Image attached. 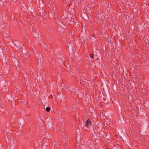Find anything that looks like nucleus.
<instances>
[{
	"label": "nucleus",
	"mask_w": 149,
	"mask_h": 149,
	"mask_svg": "<svg viewBox=\"0 0 149 149\" xmlns=\"http://www.w3.org/2000/svg\"><path fill=\"white\" fill-rule=\"evenodd\" d=\"M26 85L27 86H29V84H27L26 83H25Z\"/></svg>",
	"instance_id": "nucleus-10"
},
{
	"label": "nucleus",
	"mask_w": 149,
	"mask_h": 149,
	"mask_svg": "<svg viewBox=\"0 0 149 149\" xmlns=\"http://www.w3.org/2000/svg\"><path fill=\"white\" fill-rule=\"evenodd\" d=\"M104 114H103V116H104Z\"/></svg>",
	"instance_id": "nucleus-15"
},
{
	"label": "nucleus",
	"mask_w": 149,
	"mask_h": 149,
	"mask_svg": "<svg viewBox=\"0 0 149 149\" xmlns=\"http://www.w3.org/2000/svg\"><path fill=\"white\" fill-rule=\"evenodd\" d=\"M111 139V136L110 135H106L105 136V137H104V139L106 141H110Z\"/></svg>",
	"instance_id": "nucleus-1"
},
{
	"label": "nucleus",
	"mask_w": 149,
	"mask_h": 149,
	"mask_svg": "<svg viewBox=\"0 0 149 149\" xmlns=\"http://www.w3.org/2000/svg\"><path fill=\"white\" fill-rule=\"evenodd\" d=\"M104 132H105V134H106V131H104Z\"/></svg>",
	"instance_id": "nucleus-13"
},
{
	"label": "nucleus",
	"mask_w": 149,
	"mask_h": 149,
	"mask_svg": "<svg viewBox=\"0 0 149 149\" xmlns=\"http://www.w3.org/2000/svg\"><path fill=\"white\" fill-rule=\"evenodd\" d=\"M104 121L105 122H107L106 123V125L108 126L110 124V121L109 119H106V118H104Z\"/></svg>",
	"instance_id": "nucleus-3"
},
{
	"label": "nucleus",
	"mask_w": 149,
	"mask_h": 149,
	"mask_svg": "<svg viewBox=\"0 0 149 149\" xmlns=\"http://www.w3.org/2000/svg\"><path fill=\"white\" fill-rule=\"evenodd\" d=\"M65 84H61L59 86L60 89L61 90L62 89L65 87Z\"/></svg>",
	"instance_id": "nucleus-4"
},
{
	"label": "nucleus",
	"mask_w": 149,
	"mask_h": 149,
	"mask_svg": "<svg viewBox=\"0 0 149 149\" xmlns=\"http://www.w3.org/2000/svg\"><path fill=\"white\" fill-rule=\"evenodd\" d=\"M106 123H107V122H105L104 121V120H103V125L104 124V126L105 127H106Z\"/></svg>",
	"instance_id": "nucleus-8"
},
{
	"label": "nucleus",
	"mask_w": 149,
	"mask_h": 149,
	"mask_svg": "<svg viewBox=\"0 0 149 149\" xmlns=\"http://www.w3.org/2000/svg\"><path fill=\"white\" fill-rule=\"evenodd\" d=\"M103 91H104V88H103Z\"/></svg>",
	"instance_id": "nucleus-14"
},
{
	"label": "nucleus",
	"mask_w": 149,
	"mask_h": 149,
	"mask_svg": "<svg viewBox=\"0 0 149 149\" xmlns=\"http://www.w3.org/2000/svg\"><path fill=\"white\" fill-rule=\"evenodd\" d=\"M91 125V122L89 120V119H88L86 121V125L89 127H90Z\"/></svg>",
	"instance_id": "nucleus-2"
},
{
	"label": "nucleus",
	"mask_w": 149,
	"mask_h": 149,
	"mask_svg": "<svg viewBox=\"0 0 149 149\" xmlns=\"http://www.w3.org/2000/svg\"><path fill=\"white\" fill-rule=\"evenodd\" d=\"M90 56L91 59H93L94 57L93 54H90Z\"/></svg>",
	"instance_id": "nucleus-7"
},
{
	"label": "nucleus",
	"mask_w": 149,
	"mask_h": 149,
	"mask_svg": "<svg viewBox=\"0 0 149 149\" xmlns=\"http://www.w3.org/2000/svg\"><path fill=\"white\" fill-rule=\"evenodd\" d=\"M73 87H74V86H72V88H73Z\"/></svg>",
	"instance_id": "nucleus-12"
},
{
	"label": "nucleus",
	"mask_w": 149,
	"mask_h": 149,
	"mask_svg": "<svg viewBox=\"0 0 149 149\" xmlns=\"http://www.w3.org/2000/svg\"><path fill=\"white\" fill-rule=\"evenodd\" d=\"M22 9L23 10V9L24 8V6L22 5Z\"/></svg>",
	"instance_id": "nucleus-9"
},
{
	"label": "nucleus",
	"mask_w": 149,
	"mask_h": 149,
	"mask_svg": "<svg viewBox=\"0 0 149 149\" xmlns=\"http://www.w3.org/2000/svg\"><path fill=\"white\" fill-rule=\"evenodd\" d=\"M3 36L4 37H6V38H8L9 37V35H8V33H5V34H4Z\"/></svg>",
	"instance_id": "nucleus-6"
},
{
	"label": "nucleus",
	"mask_w": 149,
	"mask_h": 149,
	"mask_svg": "<svg viewBox=\"0 0 149 149\" xmlns=\"http://www.w3.org/2000/svg\"><path fill=\"white\" fill-rule=\"evenodd\" d=\"M46 110L48 112L50 110V108L49 107H47L46 108Z\"/></svg>",
	"instance_id": "nucleus-5"
},
{
	"label": "nucleus",
	"mask_w": 149,
	"mask_h": 149,
	"mask_svg": "<svg viewBox=\"0 0 149 149\" xmlns=\"http://www.w3.org/2000/svg\"><path fill=\"white\" fill-rule=\"evenodd\" d=\"M104 93H108V91H107L106 92V91H104Z\"/></svg>",
	"instance_id": "nucleus-11"
}]
</instances>
